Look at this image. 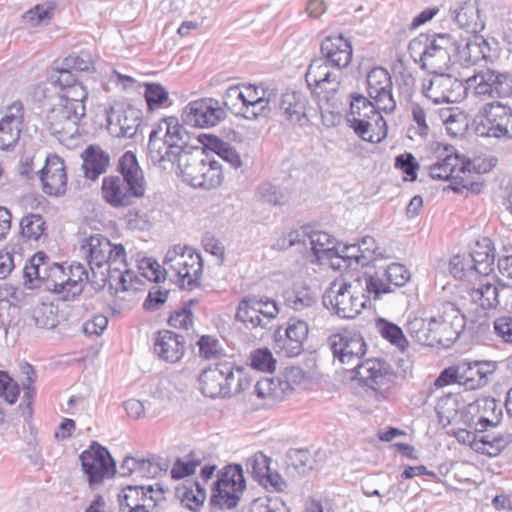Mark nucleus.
Here are the masks:
<instances>
[{"label": "nucleus", "mask_w": 512, "mask_h": 512, "mask_svg": "<svg viewBox=\"0 0 512 512\" xmlns=\"http://www.w3.org/2000/svg\"><path fill=\"white\" fill-rule=\"evenodd\" d=\"M205 164V170H203L204 173H202V179L199 188L207 190L217 188L223 181L221 164L218 160L214 159L209 154L207 155Z\"/></svg>", "instance_id": "603ef678"}, {"label": "nucleus", "mask_w": 512, "mask_h": 512, "mask_svg": "<svg viewBox=\"0 0 512 512\" xmlns=\"http://www.w3.org/2000/svg\"><path fill=\"white\" fill-rule=\"evenodd\" d=\"M88 72L94 70V62L92 56L88 52L79 54H71L63 60V66L56 71Z\"/></svg>", "instance_id": "4d7b16f0"}, {"label": "nucleus", "mask_w": 512, "mask_h": 512, "mask_svg": "<svg viewBox=\"0 0 512 512\" xmlns=\"http://www.w3.org/2000/svg\"><path fill=\"white\" fill-rule=\"evenodd\" d=\"M223 104L231 112L242 115L244 110V96L239 85L230 86L223 95Z\"/></svg>", "instance_id": "774afa93"}, {"label": "nucleus", "mask_w": 512, "mask_h": 512, "mask_svg": "<svg viewBox=\"0 0 512 512\" xmlns=\"http://www.w3.org/2000/svg\"><path fill=\"white\" fill-rule=\"evenodd\" d=\"M252 512H290L285 501L280 497L256 499L252 504Z\"/></svg>", "instance_id": "338daca9"}, {"label": "nucleus", "mask_w": 512, "mask_h": 512, "mask_svg": "<svg viewBox=\"0 0 512 512\" xmlns=\"http://www.w3.org/2000/svg\"><path fill=\"white\" fill-rule=\"evenodd\" d=\"M80 252L86 258L94 278L96 277L95 268L107 266V268L119 270L124 266L122 264L126 253L124 246L113 244L101 234L83 238L80 243Z\"/></svg>", "instance_id": "0eeeda50"}, {"label": "nucleus", "mask_w": 512, "mask_h": 512, "mask_svg": "<svg viewBox=\"0 0 512 512\" xmlns=\"http://www.w3.org/2000/svg\"><path fill=\"white\" fill-rule=\"evenodd\" d=\"M409 335L418 343L429 346L431 336V318L426 321L423 318H414L407 323Z\"/></svg>", "instance_id": "052dcab7"}, {"label": "nucleus", "mask_w": 512, "mask_h": 512, "mask_svg": "<svg viewBox=\"0 0 512 512\" xmlns=\"http://www.w3.org/2000/svg\"><path fill=\"white\" fill-rule=\"evenodd\" d=\"M82 158L84 175L91 180H96L105 173L110 163V156L99 146L94 145L88 146L83 151Z\"/></svg>", "instance_id": "2f4dec72"}, {"label": "nucleus", "mask_w": 512, "mask_h": 512, "mask_svg": "<svg viewBox=\"0 0 512 512\" xmlns=\"http://www.w3.org/2000/svg\"><path fill=\"white\" fill-rule=\"evenodd\" d=\"M24 120V106L21 101H15L7 107L0 121V149L8 150L20 139Z\"/></svg>", "instance_id": "a878e982"}, {"label": "nucleus", "mask_w": 512, "mask_h": 512, "mask_svg": "<svg viewBox=\"0 0 512 512\" xmlns=\"http://www.w3.org/2000/svg\"><path fill=\"white\" fill-rule=\"evenodd\" d=\"M467 89H473L478 96L490 98L508 97V72L491 69L481 70L466 81Z\"/></svg>", "instance_id": "a211bd4d"}, {"label": "nucleus", "mask_w": 512, "mask_h": 512, "mask_svg": "<svg viewBox=\"0 0 512 512\" xmlns=\"http://www.w3.org/2000/svg\"><path fill=\"white\" fill-rule=\"evenodd\" d=\"M288 469H294L299 475H304L312 469L313 459L308 450L296 449L287 454Z\"/></svg>", "instance_id": "bf43d9fd"}, {"label": "nucleus", "mask_w": 512, "mask_h": 512, "mask_svg": "<svg viewBox=\"0 0 512 512\" xmlns=\"http://www.w3.org/2000/svg\"><path fill=\"white\" fill-rule=\"evenodd\" d=\"M429 84L423 85L425 97L435 104L457 103L461 101L467 91L462 81L444 72L432 73Z\"/></svg>", "instance_id": "dca6fc26"}, {"label": "nucleus", "mask_w": 512, "mask_h": 512, "mask_svg": "<svg viewBox=\"0 0 512 512\" xmlns=\"http://www.w3.org/2000/svg\"><path fill=\"white\" fill-rule=\"evenodd\" d=\"M330 64L324 59H315L309 65L305 80L308 87L317 95L324 94L323 98L328 100L329 94L335 93L340 86V73L331 72Z\"/></svg>", "instance_id": "6ab92c4d"}, {"label": "nucleus", "mask_w": 512, "mask_h": 512, "mask_svg": "<svg viewBox=\"0 0 512 512\" xmlns=\"http://www.w3.org/2000/svg\"><path fill=\"white\" fill-rule=\"evenodd\" d=\"M198 380L201 393L210 398H231L247 390L251 384L245 369L228 360L202 370Z\"/></svg>", "instance_id": "7ed1b4c3"}, {"label": "nucleus", "mask_w": 512, "mask_h": 512, "mask_svg": "<svg viewBox=\"0 0 512 512\" xmlns=\"http://www.w3.org/2000/svg\"><path fill=\"white\" fill-rule=\"evenodd\" d=\"M120 175L105 176L102 180V199L112 208L132 206L145 196L147 182L136 155L126 151L117 164Z\"/></svg>", "instance_id": "f03ea898"}, {"label": "nucleus", "mask_w": 512, "mask_h": 512, "mask_svg": "<svg viewBox=\"0 0 512 512\" xmlns=\"http://www.w3.org/2000/svg\"><path fill=\"white\" fill-rule=\"evenodd\" d=\"M153 493L151 485L126 486L118 495L120 511L123 512L127 508L128 512H152L158 502Z\"/></svg>", "instance_id": "b1692460"}, {"label": "nucleus", "mask_w": 512, "mask_h": 512, "mask_svg": "<svg viewBox=\"0 0 512 512\" xmlns=\"http://www.w3.org/2000/svg\"><path fill=\"white\" fill-rule=\"evenodd\" d=\"M478 425L483 429L479 439L485 446L483 452L489 455L499 454L512 441V435L505 431H488L487 427H495V424L486 417L480 418Z\"/></svg>", "instance_id": "473e14b6"}, {"label": "nucleus", "mask_w": 512, "mask_h": 512, "mask_svg": "<svg viewBox=\"0 0 512 512\" xmlns=\"http://www.w3.org/2000/svg\"><path fill=\"white\" fill-rule=\"evenodd\" d=\"M46 267H48V269L46 274L43 276V283H45L46 288L54 293L61 294L62 299L66 300L67 290L58 287V284L67 280V274L64 267L55 262L50 263L49 260L47 261Z\"/></svg>", "instance_id": "3c124183"}, {"label": "nucleus", "mask_w": 512, "mask_h": 512, "mask_svg": "<svg viewBox=\"0 0 512 512\" xmlns=\"http://www.w3.org/2000/svg\"><path fill=\"white\" fill-rule=\"evenodd\" d=\"M376 103L371 102L361 94L351 96L350 111L347 115V121L355 133L363 140L373 141L370 131L379 127L380 123L385 125V121L379 113Z\"/></svg>", "instance_id": "f8f14e48"}, {"label": "nucleus", "mask_w": 512, "mask_h": 512, "mask_svg": "<svg viewBox=\"0 0 512 512\" xmlns=\"http://www.w3.org/2000/svg\"><path fill=\"white\" fill-rule=\"evenodd\" d=\"M308 102L307 96L302 92L287 91L277 100V107L291 125L305 126L309 122Z\"/></svg>", "instance_id": "bb28decb"}, {"label": "nucleus", "mask_w": 512, "mask_h": 512, "mask_svg": "<svg viewBox=\"0 0 512 512\" xmlns=\"http://www.w3.org/2000/svg\"><path fill=\"white\" fill-rule=\"evenodd\" d=\"M49 257L44 252H37L30 259L29 264L23 268V276L25 283L29 287H34L35 281L43 282V276L46 274L48 267H46Z\"/></svg>", "instance_id": "49530a36"}, {"label": "nucleus", "mask_w": 512, "mask_h": 512, "mask_svg": "<svg viewBox=\"0 0 512 512\" xmlns=\"http://www.w3.org/2000/svg\"><path fill=\"white\" fill-rule=\"evenodd\" d=\"M474 132L480 137L512 139V108L500 101L484 104L475 115Z\"/></svg>", "instance_id": "423d86ee"}, {"label": "nucleus", "mask_w": 512, "mask_h": 512, "mask_svg": "<svg viewBox=\"0 0 512 512\" xmlns=\"http://www.w3.org/2000/svg\"><path fill=\"white\" fill-rule=\"evenodd\" d=\"M367 86L370 98L385 113L396 109V101L392 95V79L389 72L382 67H375L367 74Z\"/></svg>", "instance_id": "aec40b11"}, {"label": "nucleus", "mask_w": 512, "mask_h": 512, "mask_svg": "<svg viewBox=\"0 0 512 512\" xmlns=\"http://www.w3.org/2000/svg\"><path fill=\"white\" fill-rule=\"evenodd\" d=\"M308 324L303 320L290 319L285 329V339L278 345L288 357L298 356L308 336Z\"/></svg>", "instance_id": "7c9ffc66"}, {"label": "nucleus", "mask_w": 512, "mask_h": 512, "mask_svg": "<svg viewBox=\"0 0 512 512\" xmlns=\"http://www.w3.org/2000/svg\"><path fill=\"white\" fill-rule=\"evenodd\" d=\"M143 119L142 111L127 106L123 109L110 108L107 112L109 133L118 138H132L136 135Z\"/></svg>", "instance_id": "4be33fe9"}, {"label": "nucleus", "mask_w": 512, "mask_h": 512, "mask_svg": "<svg viewBox=\"0 0 512 512\" xmlns=\"http://www.w3.org/2000/svg\"><path fill=\"white\" fill-rule=\"evenodd\" d=\"M351 283L335 280L322 297L323 305L341 318H354L364 307Z\"/></svg>", "instance_id": "9b49d317"}, {"label": "nucleus", "mask_w": 512, "mask_h": 512, "mask_svg": "<svg viewBox=\"0 0 512 512\" xmlns=\"http://www.w3.org/2000/svg\"><path fill=\"white\" fill-rule=\"evenodd\" d=\"M454 36L450 33H421L408 45L410 56L429 73L445 72L451 65Z\"/></svg>", "instance_id": "20e7f679"}, {"label": "nucleus", "mask_w": 512, "mask_h": 512, "mask_svg": "<svg viewBox=\"0 0 512 512\" xmlns=\"http://www.w3.org/2000/svg\"><path fill=\"white\" fill-rule=\"evenodd\" d=\"M270 458L262 452H257L246 461V468L259 483L270 471Z\"/></svg>", "instance_id": "e2e57ef3"}, {"label": "nucleus", "mask_w": 512, "mask_h": 512, "mask_svg": "<svg viewBox=\"0 0 512 512\" xmlns=\"http://www.w3.org/2000/svg\"><path fill=\"white\" fill-rule=\"evenodd\" d=\"M364 279L365 291L369 299L379 300L383 294L392 293L394 291L393 288L390 287L382 268L372 274L366 273Z\"/></svg>", "instance_id": "a18cd8bd"}, {"label": "nucleus", "mask_w": 512, "mask_h": 512, "mask_svg": "<svg viewBox=\"0 0 512 512\" xmlns=\"http://www.w3.org/2000/svg\"><path fill=\"white\" fill-rule=\"evenodd\" d=\"M470 301L483 310L494 309L499 305V289L490 282H481L468 292Z\"/></svg>", "instance_id": "58836bf2"}, {"label": "nucleus", "mask_w": 512, "mask_h": 512, "mask_svg": "<svg viewBox=\"0 0 512 512\" xmlns=\"http://www.w3.org/2000/svg\"><path fill=\"white\" fill-rule=\"evenodd\" d=\"M19 368L22 375L21 385L24 390L23 402L26 403L23 416L30 418L32 416V403L36 396V389L33 384L37 379V371L28 362H21Z\"/></svg>", "instance_id": "37998d69"}, {"label": "nucleus", "mask_w": 512, "mask_h": 512, "mask_svg": "<svg viewBox=\"0 0 512 512\" xmlns=\"http://www.w3.org/2000/svg\"><path fill=\"white\" fill-rule=\"evenodd\" d=\"M82 470L91 486L100 484L106 477L114 476L116 465L109 451L94 441L80 456Z\"/></svg>", "instance_id": "4468645a"}, {"label": "nucleus", "mask_w": 512, "mask_h": 512, "mask_svg": "<svg viewBox=\"0 0 512 512\" xmlns=\"http://www.w3.org/2000/svg\"><path fill=\"white\" fill-rule=\"evenodd\" d=\"M262 299L255 297H246L239 302L235 318L244 323L248 328H266L268 319L263 318L261 313Z\"/></svg>", "instance_id": "72a5a7b5"}, {"label": "nucleus", "mask_w": 512, "mask_h": 512, "mask_svg": "<svg viewBox=\"0 0 512 512\" xmlns=\"http://www.w3.org/2000/svg\"><path fill=\"white\" fill-rule=\"evenodd\" d=\"M21 235L28 240H39L46 236V222L40 214L30 213L20 221Z\"/></svg>", "instance_id": "09e8293b"}, {"label": "nucleus", "mask_w": 512, "mask_h": 512, "mask_svg": "<svg viewBox=\"0 0 512 512\" xmlns=\"http://www.w3.org/2000/svg\"><path fill=\"white\" fill-rule=\"evenodd\" d=\"M181 503L191 511H199L206 499V490L198 481H190L176 489Z\"/></svg>", "instance_id": "a19ab883"}, {"label": "nucleus", "mask_w": 512, "mask_h": 512, "mask_svg": "<svg viewBox=\"0 0 512 512\" xmlns=\"http://www.w3.org/2000/svg\"><path fill=\"white\" fill-rule=\"evenodd\" d=\"M42 183V190L51 196L62 195L66 191L67 174L64 160L56 154L46 157L44 167L37 172Z\"/></svg>", "instance_id": "5701e85b"}, {"label": "nucleus", "mask_w": 512, "mask_h": 512, "mask_svg": "<svg viewBox=\"0 0 512 512\" xmlns=\"http://www.w3.org/2000/svg\"><path fill=\"white\" fill-rule=\"evenodd\" d=\"M320 50L324 60L332 67L343 69L351 62V43L342 35L326 37L322 41Z\"/></svg>", "instance_id": "c85d7f7f"}, {"label": "nucleus", "mask_w": 512, "mask_h": 512, "mask_svg": "<svg viewBox=\"0 0 512 512\" xmlns=\"http://www.w3.org/2000/svg\"><path fill=\"white\" fill-rule=\"evenodd\" d=\"M450 273L458 279H468L472 280L477 276H480L474 265H472V260L467 254H458L451 258L449 262Z\"/></svg>", "instance_id": "864d4df0"}, {"label": "nucleus", "mask_w": 512, "mask_h": 512, "mask_svg": "<svg viewBox=\"0 0 512 512\" xmlns=\"http://www.w3.org/2000/svg\"><path fill=\"white\" fill-rule=\"evenodd\" d=\"M199 355L207 360L224 356V349L219 340L211 335H202L197 341Z\"/></svg>", "instance_id": "680f3d73"}, {"label": "nucleus", "mask_w": 512, "mask_h": 512, "mask_svg": "<svg viewBox=\"0 0 512 512\" xmlns=\"http://www.w3.org/2000/svg\"><path fill=\"white\" fill-rule=\"evenodd\" d=\"M225 117V110L220 106L219 101L213 98L191 101L183 111L184 122L200 128L213 127Z\"/></svg>", "instance_id": "f3484780"}, {"label": "nucleus", "mask_w": 512, "mask_h": 512, "mask_svg": "<svg viewBox=\"0 0 512 512\" xmlns=\"http://www.w3.org/2000/svg\"><path fill=\"white\" fill-rule=\"evenodd\" d=\"M302 242L305 246H310L311 251L318 261L324 258H333L337 250L335 239L330 234L323 231L311 232L302 239Z\"/></svg>", "instance_id": "c9c22d12"}, {"label": "nucleus", "mask_w": 512, "mask_h": 512, "mask_svg": "<svg viewBox=\"0 0 512 512\" xmlns=\"http://www.w3.org/2000/svg\"><path fill=\"white\" fill-rule=\"evenodd\" d=\"M465 327V317L451 302L442 306L439 318H431L430 347H450Z\"/></svg>", "instance_id": "1a4fd4ad"}, {"label": "nucleus", "mask_w": 512, "mask_h": 512, "mask_svg": "<svg viewBox=\"0 0 512 512\" xmlns=\"http://www.w3.org/2000/svg\"><path fill=\"white\" fill-rule=\"evenodd\" d=\"M211 151L215 152L222 160L229 163L233 168H239L242 160L239 153L228 143L214 137L210 140Z\"/></svg>", "instance_id": "13d9d810"}, {"label": "nucleus", "mask_w": 512, "mask_h": 512, "mask_svg": "<svg viewBox=\"0 0 512 512\" xmlns=\"http://www.w3.org/2000/svg\"><path fill=\"white\" fill-rule=\"evenodd\" d=\"M84 116L80 105L72 107L55 97L47 110L46 123L52 134L73 137L78 132L79 122Z\"/></svg>", "instance_id": "ddd939ff"}, {"label": "nucleus", "mask_w": 512, "mask_h": 512, "mask_svg": "<svg viewBox=\"0 0 512 512\" xmlns=\"http://www.w3.org/2000/svg\"><path fill=\"white\" fill-rule=\"evenodd\" d=\"M190 135L176 117L161 119L151 130L148 142V157L154 165L178 163L183 179L195 188L200 187L207 155L203 151L185 153Z\"/></svg>", "instance_id": "f257e3e1"}, {"label": "nucleus", "mask_w": 512, "mask_h": 512, "mask_svg": "<svg viewBox=\"0 0 512 512\" xmlns=\"http://www.w3.org/2000/svg\"><path fill=\"white\" fill-rule=\"evenodd\" d=\"M122 264L124 266L119 270H114L110 267L106 268L105 271H102L99 279L101 284L99 285L104 286L108 283L110 288H113L116 291H128L131 288V282L134 275L128 268L126 255L124 256Z\"/></svg>", "instance_id": "79ce46f5"}, {"label": "nucleus", "mask_w": 512, "mask_h": 512, "mask_svg": "<svg viewBox=\"0 0 512 512\" xmlns=\"http://www.w3.org/2000/svg\"><path fill=\"white\" fill-rule=\"evenodd\" d=\"M382 269L386 274L390 287H392V285L395 287H402L411 278L410 271L400 263H392Z\"/></svg>", "instance_id": "69168bd1"}, {"label": "nucleus", "mask_w": 512, "mask_h": 512, "mask_svg": "<svg viewBox=\"0 0 512 512\" xmlns=\"http://www.w3.org/2000/svg\"><path fill=\"white\" fill-rule=\"evenodd\" d=\"M251 367L263 371L273 372L275 370L276 360L271 351L267 348H259L251 353Z\"/></svg>", "instance_id": "0e129e2a"}, {"label": "nucleus", "mask_w": 512, "mask_h": 512, "mask_svg": "<svg viewBox=\"0 0 512 512\" xmlns=\"http://www.w3.org/2000/svg\"><path fill=\"white\" fill-rule=\"evenodd\" d=\"M285 305L298 312L312 309L317 305V295L306 285H294L284 293Z\"/></svg>", "instance_id": "e433bc0d"}, {"label": "nucleus", "mask_w": 512, "mask_h": 512, "mask_svg": "<svg viewBox=\"0 0 512 512\" xmlns=\"http://www.w3.org/2000/svg\"><path fill=\"white\" fill-rule=\"evenodd\" d=\"M202 464V459L195 452H190L186 459L178 458L171 469L173 479H183L195 473L198 466Z\"/></svg>", "instance_id": "6e6d98bb"}, {"label": "nucleus", "mask_w": 512, "mask_h": 512, "mask_svg": "<svg viewBox=\"0 0 512 512\" xmlns=\"http://www.w3.org/2000/svg\"><path fill=\"white\" fill-rule=\"evenodd\" d=\"M459 165V158L452 154L446 155L443 159L430 166L429 175L436 180L457 179L459 172H464L465 167Z\"/></svg>", "instance_id": "c03bdc74"}, {"label": "nucleus", "mask_w": 512, "mask_h": 512, "mask_svg": "<svg viewBox=\"0 0 512 512\" xmlns=\"http://www.w3.org/2000/svg\"><path fill=\"white\" fill-rule=\"evenodd\" d=\"M32 319L38 328L54 329L59 327L60 333L64 335H71L79 330L77 324L70 327L69 330L66 329L68 323L60 322L58 306L53 303L38 304L32 311Z\"/></svg>", "instance_id": "c756f323"}, {"label": "nucleus", "mask_w": 512, "mask_h": 512, "mask_svg": "<svg viewBox=\"0 0 512 512\" xmlns=\"http://www.w3.org/2000/svg\"><path fill=\"white\" fill-rule=\"evenodd\" d=\"M376 327L380 335L389 341L392 345L397 347L400 351H405L408 346V341L402 329L395 323L390 322L384 318H378Z\"/></svg>", "instance_id": "de8ad7c7"}, {"label": "nucleus", "mask_w": 512, "mask_h": 512, "mask_svg": "<svg viewBox=\"0 0 512 512\" xmlns=\"http://www.w3.org/2000/svg\"><path fill=\"white\" fill-rule=\"evenodd\" d=\"M273 108H277V93L275 90L268 92V95L262 100L245 106L242 116L249 120L266 117Z\"/></svg>", "instance_id": "8fccbe9b"}, {"label": "nucleus", "mask_w": 512, "mask_h": 512, "mask_svg": "<svg viewBox=\"0 0 512 512\" xmlns=\"http://www.w3.org/2000/svg\"><path fill=\"white\" fill-rule=\"evenodd\" d=\"M84 281H90L91 283L98 284V281L90 280L88 270L81 263L73 262L69 266L67 280L58 284V287L67 290L66 300H70L71 298L81 294L83 291Z\"/></svg>", "instance_id": "4c0bfd02"}, {"label": "nucleus", "mask_w": 512, "mask_h": 512, "mask_svg": "<svg viewBox=\"0 0 512 512\" xmlns=\"http://www.w3.org/2000/svg\"><path fill=\"white\" fill-rule=\"evenodd\" d=\"M50 85L60 89L56 98L72 107H76V104L80 105V109L82 108V112L86 114L84 102L88 98V91L71 71H55L50 76Z\"/></svg>", "instance_id": "412c9836"}, {"label": "nucleus", "mask_w": 512, "mask_h": 512, "mask_svg": "<svg viewBox=\"0 0 512 512\" xmlns=\"http://www.w3.org/2000/svg\"><path fill=\"white\" fill-rule=\"evenodd\" d=\"M462 375L461 385L467 390L485 387L498 369V362L491 360L460 362Z\"/></svg>", "instance_id": "393cba45"}, {"label": "nucleus", "mask_w": 512, "mask_h": 512, "mask_svg": "<svg viewBox=\"0 0 512 512\" xmlns=\"http://www.w3.org/2000/svg\"><path fill=\"white\" fill-rule=\"evenodd\" d=\"M467 256L471 258L472 265H474L476 272L480 276H488L493 271L495 254L490 239L483 238L482 241H477Z\"/></svg>", "instance_id": "f704fd0d"}, {"label": "nucleus", "mask_w": 512, "mask_h": 512, "mask_svg": "<svg viewBox=\"0 0 512 512\" xmlns=\"http://www.w3.org/2000/svg\"><path fill=\"white\" fill-rule=\"evenodd\" d=\"M144 98L149 111L161 108L169 100V93L160 83H145Z\"/></svg>", "instance_id": "5fc2aeb1"}, {"label": "nucleus", "mask_w": 512, "mask_h": 512, "mask_svg": "<svg viewBox=\"0 0 512 512\" xmlns=\"http://www.w3.org/2000/svg\"><path fill=\"white\" fill-rule=\"evenodd\" d=\"M246 488V480L240 464L224 467L211 490L210 505L220 510L235 508Z\"/></svg>", "instance_id": "6e6552de"}, {"label": "nucleus", "mask_w": 512, "mask_h": 512, "mask_svg": "<svg viewBox=\"0 0 512 512\" xmlns=\"http://www.w3.org/2000/svg\"><path fill=\"white\" fill-rule=\"evenodd\" d=\"M352 378L361 386L373 391H379L388 386L394 379L391 365L379 358H370L361 361L351 368Z\"/></svg>", "instance_id": "2eb2a0df"}, {"label": "nucleus", "mask_w": 512, "mask_h": 512, "mask_svg": "<svg viewBox=\"0 0 512 512\" xmlns=\"http://www.w3.org/2000/svg\"><path fill=\"white\" fill-rule=\"evenodd\" d=\"M332 351L334 362L338 361L343 369L351 371L355 365L362 361L367 351V344L360 333L344 330L332 334L327 339Z\"/></svg>", "instance_id": "9d476101"}, {"label": "nucleus", "mask_w": 512, "mask_h": 512, "mask_svg": "<svg viewBox=\"0 0 512 512\" xmlns=\"http://www.w3.org/2000/svg\"><path fill=\"white\" fill-rule=\"evenodd\" d=\"M154 352L163 361L176 363L185 353V340L170 330L158 331L154 339Z\"/></svg>", "instance_id": "cd10ccee"}, {"label": "nucleus", "mask_w": 512, "mask_h": 512, "mask_svg": "<svg viewBox=\"0 0 512 512\" xmlns=\"http://www.w3.org/2000/svg\"><path fill=\"white\" fill-rule=\"evenodd\" d=\"M454 20L459 27L475 33L483 27L479 19V9L476 0H467L454 10Z\"/></svg>", "instance_id": "ea45409f"}, {"label": "nucleus", "mask_w": 512, "mask_h": 512, "mask_svg": "<svg viewBox=\"0 0 512 512\" xmlns=\"http://www.w3.org/2000/svg\"><path fill=\"white\" fill-rule=\"evenodd\" d=\"M203 264L201 256L187 246L175 245L164 258V271L172 273L182 289L200 286Z\"/></svg>", "instance_id": "39448f33"}]
</instances>
